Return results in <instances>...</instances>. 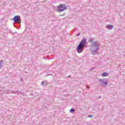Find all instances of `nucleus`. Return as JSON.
Listing matches in <instances>:
<instances>
[{
    "instance_id": "14",
    "label": "nucleus",
    "mask_w": 125,
    "mask_h": 125,
    "mask_svg": "<svg viewBox=\"0 0 125 125\" xmlns=\"http://www.w3.org/2000/svg\"><path fill=\"white\" fill-rule=\"evenodd\" d=\"M86 87L88 89H89L90 88V87H89V86H86Z\"/></svg>"
},
{
    "instance_id": "16",
    "label": "nucleus",
    "mask_w": 125,
    "mask_h": 125,
    "mask_svg": "<svg viewBox=\"0 0 125 125\" xmlns=\"http://www.w3.org/2000/svg\"><path fill=\"white\" fill-rule=\"evenodd\" d=\"M43 85H47V83H44Z\"/></svg>"
},
{
    "instance_id": "3",
    "label": "nucleus",
    "mask_w": 125,
    "mask_h": 125,
    "mask_svg": "<svg viewBox=\"0 0 125 125\" xmlns=\"http://www.w3.org/2000/svg\"><path fill=\"white\" fill-rule=\"evenodd\" d=\"M57 8L58 9V11L60 12H62V11H64V10H66L67 7L66 6L65 4H61L60 5L57 6Z\"/></svg>"
},
{
    "instance_id": "12",
    "label": "nucleus",
    "mask_w": 125,
    "mask_h": 125,
    "mask_svg": "<svg viewBox=\"0 0 125 125\" xmlns=\"http://www.w3.org/2000/svg\"><path fill=\"white\" fill-rule=\"evenodd\" d=\"M2 67V65H1V62H0V69Z\"/></svg>"
},
{
    "instance_id": "1",
    "label": "nucleus",
    "mask_w": 125,
    "mask_h": 125,
    "mask_svg": "<svg viewBox=\"0 0 125 125\" xmlns=\"http://www.w3.org/2000/svg\"><path fill=\"white\" fill-rule=\"evenodd\" d=\"M99 46L100 44L98 43V42L96 41L93 42L90 45V51L93 55L98 54V51L99 50Z\"/></svg>"
},
{
    "instance_id": "17",
    "label": "nucleus",
    "mask_w": 125,
    "mask_h": 125,
    "mask_svg": "<svg viewBox=\"0 0 125 125\" xmlns=\"http://www.w3.org/2000/svg\"><path fill=\"white\" fill-rule=\"evenodd\" d=\"M0 62H1V63H2L3 62V61L2 60H1Z\"/></svg>"
},
{
    "instance_id": "4",
    "label": "nucleus",
    "mask_w": 125,
    "mask_h": 125,
    "mask_svg": "<svg viewBox=\"0 0 125 125\" xmlns=\"http://www.w3.org/2000/svg\"><path fill=\"white\" fill-rule=\"evenodd\" d=\"M100 85H107L108 82L106 79H98Z\"/></svg>"
},
{
    "instance_id": "20",
    "label": "nucleus",
    "mask_w": 125,
    "mask_h": 125,
    "mask_svg": "<svg viewBox=\"0 0 125 125\" xmlns=\"http://www.w3.org/2000/svg\"><path fill=\"white\" fill-rule=\"evenodd\" d=\"M70 75L68 76V78H70Z\"/></svg>"
},
{
    "instance_id": "10",
    "label": "nucleus",
    "mask_w": 125,
    "mask_h": 125,
    "mask_svg": "<svg viewBox=\"0 0 125 125\" xmlns=\"http://www.w3.org/2000/svg\"><path fill=\"white\" fill-rule=\"evenodd\" d=\"M88 118H93V116L91 114H90L88 115Z\"/></svg>"
},
{
    "instance_id": "7",
    "label": "nucleus",
    "mask_w": 125,
    "mask_h": 125,
    "mask_svg": "<svg viewBox=\"0 0 125 125\" xmlns=\"http://www.w3.org/2000/svg\"><path fill=\"white\" fill-rule=\"evenodd\" d=\"M12 93H16L17 94H22V92L20 91H12Z\"/></svg>"
},
{
    "instance_id": "11",
    "label": "nucleus",
    "mask_w": 125,
    "mask_h": 125,
    "mask_svg": "<svg viewBox=\"0 0 125 125\" xmlns=\"http://www.w3.org/2000/svg\"><path fill=\"white\" fill-rule=\"evenodd\" d=\"M70 112H74V109L73 108H71L70 110Z\"/></svg>"
},
{
    "instance_id": "8",
    "label": "nucleus",
    "mask_w": 125,
    "mask_h": 125,
    "mask_svg": "<svg viewBox=\"0 0 125 125\" xmlns=\"http://www.w3.org/2000/svg\"><path fill=\"white\" fill-rule=\"evenodd\" d=\"M102 77H107L108 76V73L106 72H104L102 74Z\"/></svg>"
},
{
    "instance_id": "15",
    "label": "nucleus",
    "mask_w": 125,
    "mask_h": 125,
    "mask_svg": "<svg viewBox=\"0 0 125 125\" xmlns=\"http://www.w3.org/2000/svg\"><path fill=\"white\" fill-rule=\"evenodd\" d=\"M20 80L21 81V82H23V79L20 78Z\"/></svg>"
},
{
    "instance_id": "18",
    "label": "nucleus",
    "mask_w": 125,
    "mask_h": 125,
    "mask_svg": "<svg viewBox=\"0 0 125 125\" xmlns=\"http://www.w3.org/2000/svg\"><path fill=\"white\" fill-rule=\"evenodd\" d=\"M43 81H42V84H43Z\"/></svg>"
},
{
    "instance_id": "6",
    "label": "nucleus",
    "mask_w": 125,
    "mask_h": 125,
    "mask_svg": "<svg viewBox=\"0 0 125 125\" xmlns=\"http://www.w3.org/2000/svg\"><path fill=\"white\" fill-rule=\"evenodd\" d=\"M106 28L108 29V30H112V29H114V26L111 24H108L106 25Z\"/></svg>"
},
{
    "instance_id": "5",
    "label": "nucleus",
    "mask_w": 125,
    "mask_h": 125,
    "mask_svg": "<svg viewBox=\"0 0 125 125\" xmlns=\"http://www.w3.org/2000/svg\"><path fill=\"white\" fill-rule=\"evenodd\" d=\"M13 20L14 21L15 23H18L19 24H21V20H20V16H15L13 18Z\"/></svg>"
},
{
    "instance_id": "19",
    "label": "nucleus",
    "mask_w": 125,
    "mask_h": 125,
    "mask_svg": "<svg viewBox=\"0 0 125 125\" xmlns=\"http://www.w3.org/2000/svg\"><path fill=\"white\" fill-rule=\"evenodd\" d=\"M93 69H94V67H93L91 70V71H92V70H93Z\"/></svg>"
},
{
    "instance_id": "13",
    "label": "nucleus",
    "mask_w": 125,
    "mask_h": 125,
    "mask_svg": "<svg viewBox=\"0 0 125 125\" xmlns=\"http://www.w3.org/2000/svg\"><path fill=\"white\" fill-rule=\"evenodd\" d=\"M79 36H81V33H79L77 34V37H79Z\"/></svg>"
},
{
    "instance_id": "9",
    "label": "nucleus",
    "mask_w": 125,
    "mask_h": 125,
    "mask_svg": "<svg viewBox=\"0 0 125 125\" xmlns=\"http://www.w3.org/2000/svg\"><path fill=\"white\" fill-rule=\"evenodd\" d=\"M88 42H89L91 43L93 42V41L92 40V39H89Z\"/></svg>"
},
{
    "instance_id": "2",
    "label": "nucleus",
    "mask_w": 125,
    "mask_h": 125,
    "mask_svg": "<svg viewBox=\"0 0 125 125\" xmlns=\"http://www.w3.org/2000/svg\"><path fill=\"white\" fill-rule=\"evenodd\" d=\"M86 45V39L83 38L81 42L79 43L78 46L77 47L76 50L78 53H82V51H83V48L85 47Z\"/></svg>"
}]
</instances>
